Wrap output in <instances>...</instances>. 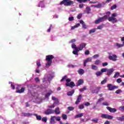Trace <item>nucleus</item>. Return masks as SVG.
Instances as JSON below:
<instances>
[{
    "label": "nucleus",
    "instance_id": "43",
    "mask_svg": "<svg viewBox=\"0 0 124 124\" xmlns=\"http://www.w3.org/2000/svg\"><path fill=\"white\" fill-rule=\"evenodd\" d=\"M42 121L45 123H47V117H43L42 118Z\"/></svg>",
    "mask_w": 124,
    "mask_h": 124
},
{
    "label": "nucleus",
    "instance_id": "63",
    "mask_svg": "<svg viewBox=\"0 0 124 124\" xmlns=\"http://www.w3.org/2000/svg\"><path fill=\"white\" fill-rule=\"evenodd\" d=\"M79 8H83L84 7V4H80L79 5Z\"/></svg>",
    "mask_w": 124,
    "mask_h": 124
},
{
    "label": "nucleus",
    "instance_id": "61",
    "mask_svg": "<svg viewBox=\"0 0 124 124\" xmlns=\"http://www.w3.org/2000/svg\"><path fill=\"white\" fill-rule=\"evenodd\" d=\"M85 55H90V51L86 50L85 52Z\"/></svg>",
    "mask_w": 124,
    "mask_h": 124
},
{
    "label": "nucleus",
    "instance_id": "8",
    "mask_svg": "<svg viewBox=\"0 0 124 124\" xmlns=\"http://www.w3.org/2000/svg\"><path fill=\"white\" fill-rule=\"evenodd\" d=\"M81 100H82V95L79 94L77 97V100L75 102V104L76 105H78V104L81 102Z\"/></svg>",
    "mask_w": 124,
    "mask_h": 124
},
{
    "label": "nucleus",
    "instance_id": "35",
    "mask_svg": "<svg viewBox=\"0 0 124 124\" xmlns=\"http://www.w3.org/2000/svg\"><path fill=\"white\" fill-rule=\"evenodd\" d=\"M119 75H120V73L119 72H116L114 74V75L113 76V78H118V77L119 76Z\"/></svg>",
    "mask_w": 124,
    "mask_h": 124
},
{
    "label": "nucleus",
    "instance_id": "45",
    "mask_svg": "<svg viewBox=\"0 0 124 124\" xmlns=\"http://www.w3.org/2000/svg\"><path fill=\"white\" fill-rule=\"evenodd\" d=\"M95 74L96 76H100V75H102V73L101 72H97Z\"/></svg>",
    "mask_w": 124,
    "mask_h": 124
},
{
    "label": "nucleus",
    "instance_id": "2",
    "mask_svg": "<svg viewBox=\"0 0 124 124\" xmlns=\"http://www.w3.org/2000/svg\"><path fill=\"white\" fill-rule=\"evenodd\" d=\"M74 2L73 1H71L70 0H63L60 3L61 5L63 4L65 6H70L72 4H73Z\"/></svg>",
    "mask_w": 124,
    "mask_h": 124
},
{
    "label": "nucleus",
    "instance_id": "6",
    "mask_svg": "<svg viewBox=\"0 0 124 124\" xmlns=\"http://www.w3.org/2000/svg\"><path fill=\"white\" fill-rule=\"evenodd\" d=\"M107 87L108 88V89L109 91H113V90L118 89V88H119L118 86H114L111 84H108L107 85Z\"/></svg>",
    "mask_w": 124,
    "mask_h": 124
},
{
    "label": "nucleus",
    "instance_id": "38",
    "mask_svg": "<svg viewBox=\"0 0 124 124\" xmlns=\"http://www.w3.org/2000/svg\"><path fill=\"white\" fill-rule=\"evenodd\" d=\"M103 100H104V98H101L98 100L96 104H98V103L101 102V101H103Z\"/></svg>",
    "mask_w": 124,
    "mask_h": 124
},
{
    "label": "nucleus",
    "instance_id": "36",
    "mask_svg": "<svg viewBox=\"0 0 124 124\" xmlns=\"http://www.w3.org/2000/svg\"><path fill=\"white\" fill-rule=\"evenodd\" d=\"M62 118L63 120H67V115L65 114L62 115Z\"/></svg>",
    "mask_w": 124,
    "mask_h": 124
},
{
    "label": "nucleus",
    "instance_id": "24",
    "mask_svg": "<svg viewBox=\"0 0 124 124\" xmlns=\"http://www.w3.org/2000/svg\"><path fill=\"white\" fill-rule=\"evenodd\" d=\"M54 112H55V114H56V115H59L61 114V111H60V108H55Z\"/></svg>",
    "mask_w": 124,
    "mask_h": 124
},
{
    "label": "nucleus",
    "instance_id": "10",
    "mask_svg": "<svg viewBox=\"0 0 124 124\" xmlns=\"http://www.w3.org/2000/svg\"><path fill=\"white\" fill-rule=\"evenodd\" d=\"M108 20L109 21V22H112V23H117V21H118L117 20V18H116L115 17H114L113 16H110V17H109L108 18Z\"/></svg>",
    "mask_w": 124,
    "mask_h": 124
},
{
    "label": "nucleus",
    "instance_id": "17",
    "mask_svg": "<svg viewBox=\"0 0 124 124\" xmlns=\"http://www.w3.org/2000/svg\"><path fill=\"white\" fill-rule=\"evenodd\" d=\"M75 93V90L73 89V90L67 92V95H68V96H72V95H73Z\"/></svg>",
    "mask_w": 124,
    "mask_h": 124
},
{
    "label": "nucleus",
    "instance_id": "9",
    "mask_svg": "<svg viewBox=\"0 0 124 124\" xmlns=\"http://www.w3.org/2000/svg\"><path fill=\"white\" fill-rule=\"evenodd\" d=\"M44 114L45 115H51V114H54V110H52V109L48 108L45 111Z\"/></svg>",
    "mask_w": 124,
    "mask_h": 124
},
{
    "label": "nucleus",
    "instance_id": "57",
    "mask_svg": "<svg viewBox=\"0 0 124 124\" xmlns=\"http://www.w3.org/2000/svg\"><path fill=\"white\" fill-rule=\"evenodd\" d=\"M98 57H99V55L95 54L93 56V59H97V58H98Z\"/></svg>",
    "mask_w": 124,
    "mask_h": 124
},
{
    "label": "nucleus",
    "instance_id": "28",
    "mask_svg": "<svg viewBox=\"0 0 124 124\" xmlns=\"http://www.w3.org/2000/svg\"><path fill=\"white\" fill-rule=\"evenodd\" d=\"M92 122H93V123H94L95 124H98V119L95 118L92 120Z\"/></svg>",
    "mask_w": 124,
    "mask_h": 124
},
{
    "label": "nucleus",
    "instance_id": "51",
    "mask_svg": "<svg viewBox=\"0 0 124 124\" xmlns=\"http://www.w3.org/2000/svg\"><path fill=\"white\" fill-rule=\"evenodd\" d=\"M72 48L73 49H76V48H77V46H76V45H75V44L73 43L72 45V46H71Z\"/></svg>",
    "mask_w": 124,
    "mask_h": 124
},
{
    "label": "nucleus",
    "instance_id": "5",
    "mask_svg": "<svg viewBox=\"0 0 124 124\" xmlns=\"http://www.w3.org/2000/svg\"><path fill=\"white\" fill-rule=\"evenodd\" d=\"M102 119H106L108 120H112L113 118L112 116L107 114H102L101 116Z\"/></svg>",
    "mask_w": 124,
    "mask_h": 124
},
{
    "label": "nucleus",
    "instance_id": "34",
    "mask_svg": "<svg viewBox=\"0 0 124 124\" xmlns=\"http://www.w3.org/2000/svg\"><path fill=\"white\" fill-rule=\"evenodd\" d=\"M101 62L100 60H97L95 61V64H96V65H98Z\"/></svg>",
    "mask_w": 124,
    "mask_h": 124
},
{
    "label": "nucleus",
    "instance_id": "21",
    "mask_svg": "<svg viewBox=\"0 0 124 124\" xmlns=\"http://www.w3.org/2000/svg\"><path fill=\"white\" fill-rule=\"evenodd\" d=\"M91 13V8L90 7H87L86 8V10L84 11V13H86L87 14H90Z\"/></svg>",
    "mask_w": 124,
    "mask_h": 124
},
{
    "label": "nucleus",
    "instance_id": "33",
    "mask_svg": "<svg viewBox=\"0 0 124 124\" xmlns=\"http://www.w3.org/2000/svg\"><path fill=\"white\" fill-rule=\"evenodd\" d=\"M104 27V25L102 24L101 25H99L97 27V30H102L103 27Z\"/></svg>",
    "mask_w": 124,
    "mask_h": 124
},
{
    "label": "nucleus",
    "instance_id": "56",
    "mask_svg": "<svg viewBox=\"0 0 124 124\" xmlns=\"http://www.w3.org/2000/svg\"><path fill=\"white\" fill-rule=\"evenodd\" d=\"M35 81L36 83H38V82H39V81H40V80L39 79L38 77H36L35 78Z\"/></svg>",
    "mask_w": 124,
    "mask_h": 124
},
{
    "label": "nucleus",
    "instance_id": "12",
    "mask_svg": "<svg viewBox=\"0 0 124 124\" xmlns=\"http://www.w3.org/2000/svg\"><path fill=\"white\" fill-rule=\"evenodd\" d=\"M101 89V87H96L95 89L92 91V93H99V90Z\"/></svg>",
    "mask_w": 124,
    "mask_h": 124
},
{
    "label": "nucleus",
    "instance_id": "23",
    "mask_svg": "<svg viewBox=\"0 0 124 124\" xmlns=\"http://www.w3.org/2000/svg\"><path fill=\"white\" fill-rule=\"evenodd\" d=\"M78 74H80V75H83V74H84V73H85V71H84V70L83 69H79L78 71Z\"/></svg>",
    "mask_w": 124,
    "mask_h": 124
},
{
    "label": "nucleus",
    "instance_id": "53",
    "mask_svg": "<svg viewBox=\"0 0 124 124\" xmlns=\"http://www.w3.org/2000/svg\"><path fill=\"white\" fill-rule=\"evenodd\" d=\"M36 65H37L38 67H40V66H41V64L40 63V62L37 61L36 62Z\"/></svg>",
    "mask_w": 124,
    "mask_h": 124
},
{
    "label": "nucleus",
    "instance_id": "31",
    "mask_svg": "<svg viewBox=\"0 0 124 124\" xmlns=\"http://www.w3.org/2000/svg\"><path fill=\"white\" fill-rule=\"evenodd\" d=\"M84 108H85V107L83 104H80L78 106V109H80V110L84 109Z\"/></svg>",
    "mask_w": 124,
    "mask_h": 124
},
{
    "label": "nucleus",
    "instance_id": "26",
    "mask_svg": "<svg viewBox=\"0 0 124 124\" xmlns=\"http://www.w3.org/2000/svg\"><path fill=\"white\" fill-rule=\"evenodd\" d=\"M32 113H25L23 114V116L24 117H31V116H32Z\"/></svg>",
    "mask_w": 124,
    "mask_h": 124
},
{
    "label": "nucleus",
    "instance_id": "25",
    "mask_svg": "<svg viewBox=\"0 0 124 124\" xmlns=\"http://www.w3.org/2000/svg\"><path fill=\"white\" fill-rule=\"evenodd\" d=\"M117 120H118V121H120V122L124 121V115L121 116V117H117Z\"/></svg>",
    "mask_w": 124,
    "mask_h": 124
},
{
    "label": "nucleus",
    "instance_id": "55",
    "mask_svg": "<svg viewBox=\"0 0 124 124\" xmlns=\"http://www.w3.org/2000/svg\"><path fill=\"white\" fill-rule=\"evenodd\" d=\"M122 92H123V91H122V90H121V89H118V90H117L115 92V93H117V94H119V93H122Z\"/></svg>",
    "mask_w": 124,
    "mask_h": 124
},
{
    "label": "nucleus",
    "instance_id": "48",
    "mask_svg": "<svg viewBox=\"0 0 124 124\" xmlns=\"http://www.w3.org/2000/svg\"><path fill=\"white\" fill-rule=\"evenodd\" d=\"M107 80L106 79H104L103 81H101V85H104L106 83H107Z\"/></svg>",
    "mask_w": 124,
    "mask_h": 124
},
{
    "label": "nucleus",
    "instance_id": "1",
    "mask_svg": "<svg viewBox=\"0 0 124 124\" xmlns=\"http://www.w3.org/2000/svg\"><path fill=\"white\" fill-rule=\"evenodd\" d=\"M46 61L47 62V63L46 64V67L48 68L52 64V61L55 57L52 55H46Z\"/></svg>",
    "mask_w": 124,
    "mask_h": 124
},
{
    "label": "nucleus",
    "instance_id": "42",
    "mask_svg": "<svg viewBox=\"0 0 124 124\" xmlns=\"http://www.w3.org/2000/svg\"><path fill=\"white\" fill-rule=\"evenodd\" d=\"M117 8V5H113L110 7L111 10H114V9H116Z\"/></svg>",
    "mask_w": 124,
    "mask_h": 124
},
{
    "label": "nucleus",
    "instance_id": "11",
    "mask_svg": "<svg viewBox=\"0 0 124 124\" xmlns=\"http://www.w3.org/2000/svg\"><path fill=\"white\" fill-rule=\"evenodd\" d=\"M107 109L110 112V113H115L117 112V109L115 108H112L110 107H107Z\"/></svg>",
    "mask_w": 124,
    "mask_h": 124
},
{
    "label": "nucleus",
    "instance_id": "27",
    "mask_svg": "<svg viewBox=\"0 0 124 124\" xmlns=\"http://www.w3.org/2000/svg\"><path fill=\"white\" fill-rule=\"evenodd\" d=\"M87 90V86H84L83 88L79 89V91L80 93H83L84 91H86Z\"/></svg>",
    "mask_w": 124,
    "mask_h": 124
},
{
    "label": "nucleus",
    "instance_id": "4",
    "mask_svg": "<svg viewBox=\"0 0 124 124\" xmlns=\"http://www.w3.org/2000/svg\"><path fill=\"white\" fill-rule=\"evenodd\" d=\"M108 18V16H107V15H105V16L99 18L98 19L96 20L95 21V24L97 25L98 24H99V23H101V22H103V21H105V20H106Z\"/></svg>",
    "mask_w": 124,
    "mask_h": 124
},
{
    "label": "nucleus",
    "instance_id": "50",
    "mask_svg": "<svg viewBox=\"0 0 124 124\" xmlns=\"http://www.w3.org/2000/svg\"><path fill=\"white\" fill-rule=\"evenodd\" d=\"M67 108L69 111H73V110H74V108L72 107H69Z\"/></svg>",
    "mask_w": 124,
    "mask_h": 124
},
{
    "label": "nucleus",
    "instance_id": "52",
    "mask_svg": "<svg viewBox=\"0 0 124 124\" xmlns=\"http://www.w3.org/2000/svg\"><path fill=\"white\" fill-rule=\"evenodd\" d=\"M68 20L70 22H71L74 20V17H69Z\"/></svg>",
    "mask_w": 124,
    "mask_h": 124
},
{
    "label": "nucleus",
    "instance_id": "29",
    "mask_svg": "<svg viewBox=\"0 0 124 124\" xmlns=\"http://www.w3.org/2000/svg\"><path fill=\"white\" fill-rule=\"evenodd\" d=\"M50 93H47L46 94L45 97H46V98L49 97V96H50V95H51V94L53 93V92L52 91H50Z\"/></svg>",
    "mask_w": 124,
    "mask_h": 124
},
{
    "label": "nucleus",
    "instance_id": "32",
    "mask_svg": "<svg viewBox=\"0 0 124 124\" xmlns=\"http://www.w3.org/2000/svg\"><path fill=\"white\" fill-rule=\"evenodd\" d=\"M83 116H84L83 113H80V114H77L76 116V118H81V117H83Z\"/></svg>",
    "mask_w": 124,
    "mask_h": 124
},
{
    "label": "nucleus",
    "instance_id": "40",
    "mask_svg": "<svg viewBox=\"0 0 124 124\" xmlns=\"http://www.w3.org/2000/svg\"><path fill=\"white\" fill-rule=\"evenodd\" d=\"M92 69H93V70H97V66H96L95 65H92Z\"/></svg>",
    "mask_w": 124,
    "mask_h": 124
},
{
    "label": "nucleus",
    "instance_id": "37",
    "mask_svg": "<svg viewBox=\"0 0 124 124\" xmlns=\"http://www.w3.org/2000/svg\"><path fill=\"white\" fill-rule=\"evenodd\" d=\"M108 70V69H107V68H102V69H101V72L102 73H103L104 72H107Z\"/></svg>",
    "mask_w": 124,
    "mask_h": 124
},
{
    "label": "nucleus",
    "instance_id": "41",
    "mask_svg": "<svg viewBox=\"0 0 124 124\" xmlns=\"http://www.w3.org/2000/svg\"><path fill=\"white\" fill-rule=\"evenodd\" d=\"M67 78V76L65 75L62 77V79L61 80V82H63Z\"/></svg>",
    "mask_w": 124,
    "mask_h": 124
},
{
    "label": "nucleus",
    "instance_id": "3",
    "mask_svg": "<svg viewBox=\"0 0 124 124\" xmlns=\"http://www.w3.org/2000/svg\"><path fill=\"white\" fill-rule=\"evenodd\" d=\"M55 120H56V121L57 122H60V121H61V117L60 116L57 117L56 116H51L49 121V123L50 124H56V121Z\"/></svg>",
    "mask_w": 124,
    "mask_h": 124
},
{
    "label": "nucleus",
    "instance_id": "60",
    "mask_svg": "<svg viewBox=\"0 0 124 124\" xmlns=\"http://www.w3.org/2000/svg\"><path fill=\"white\" fill-rule=\"evenodd\" d=\"M84 105H85V106H90V105H91V103H90L89 102H87L84 104Z\"/></svg>",
    "mask_w": 124,
    "mask_h": 124
},
{
    "label": "nucleus",
    "instance_id": "7",
    "mask_svg": "<svg viewBox=\"0 0 124 124\" xmlns=\"http://www.w3.org/2000/svg\"><path fill=\"white\" fill-rule=\"evenodd\" d=\"M117 58H118V56L115 54H112V55H109L108 56L109 60H110V61H113V62H116V61H117Z\"/></svg>",
    "mask_w": 124,
    "mask_h": 124
},
{
    "label": "nucleus",
    "instance_id": "15",
    "mask_svg": "<svg viewBox=\"0 0 124 124\" xmlns=\"http://www.w3.org/2000/svg\"><path fill=\"white\" fill-rule=\"evenodd\" d=\"M65 85L66 87H70V88L75 87V83L73 81L70 82L69 83H66Z\"/></svg>",
    "mask_w": 124,
    "mask_h": 124
},
{
    "label": "nucleus",
    "instance_id": "20",
    "mask_svg": "<svg viewBox=\"0 0 124 124\" xmlns=\"http://www.w3.org/2000/svg\"><path fill=\"white\" fill-rule=\"evenodd\" d=\"M33 116H35V117H36V120H37V121H41V120L42 119V117H41V115H38L36 114H33Z\"/></svg>",
    "mask_w": 124,
    "mask_h": 124
},
{
    "label": "nucleus",
    "instance_id": "46",
    "mask_svg": "<svg viewBox=\"0 0 124 124\" xmlns=\"http://www.w3.org/2000/svg\"><path fill=\"white\" fill-rule=\"evenodd\" d=\"M52 28H53V25L50 24L49 29L47 31V32H50L51 31V29H52Z\"/></svg>",
    "mask_w": 124,
    "mask_h": 124
},
{
    "label": "nucleus",
    "instance_id": "64",
    "mask_svg": "<svg viewBox=\"0 0 124 124\" xmlns=\"http://www.w3.org/2000/svg\"><path fill=\"white\" fill-rule=\"evenodd\" d=\"M73 54H74V55H77V56L78 55V52H77L75 50L73 51Z\"/></svg>",
    "mask_w": 124,
    "mask_h": 124
},
{
    "label": "nucleus",
    "instance_id": "14",
    "mask_svg": "<svg viewBox=\"0 0 124 124\" xmlns=\"http://www.w3.org/2000/svg\"><path fill=\"white\" fill-rule=\"evenodd\" d=\"M107 72V75H108V76H110V75H111L112 73L114 72V69L113 68H111L109 69H108Z\"/></svg>",
    "mask_w": 124,
    "mask_h": 124
},
{
    "label": "nucleus",
    "instance_id": "18",
    "mask_svg": "<svg viewBox=\"0 0 124 124\" xmlns=\"http://www.w3.org/2000/svg\"><path fill=\"white\" fill-rule=\"evenodd\" d=\"M86 46H87V44L82 43L80 44L79 48H80V50L82 51Z\"/></svg>",
    "mask_w": 124,
    "mask_h": 124
},
{
    "label": "nucleus",
    "instance_id": "47",
    "mask_svg": "<svg viewBox=\"0 0 124 124\" xmlns=\"http://www.w3.org/2000/svg\"><path fill=\"white\" fill-rule=\"evenodd\" d=\"M93 32H95V29H93L90 30L89 33H93Z\"/></svg>",
    "mask_w": 124,
    "mask_h": 124
},
{
    "label": "nucleus",
    "instance_id": "62",
    "mask_svg": "<svg viewBox=\"0 0 124 124\" xmlns=\"http://www.w3.org/2000/svg\"><path fill=\"white\" fill-rule=\"evenodd\" d=\"M107 65H108V63H107V62H104L102 63L103 66H106Z\"/></svg>",
    "mask_w": 124,
    "mask_h": 124
},
{
    "label": "nucleus",
    "instance_id": "59",
    "mask_svg": "<svg viewBox=\"0 0 124 124\" xmlns=\"http://www.w3.org/2000/svg\"><path fill=\"white\" fill-rule=\"evenodd\" d=\"M116 82H117V83H122V79H121V78L117 79L116 80Z\"/></svg>",
    "mask_w": 124,
    "mask_h": 124
},
{
    "label": "nucleus",
    "instance_id": "19",
    "mask_svg": "<svg viewBox=\"0 0 124 124\" xmlns=\"http://www.w3.org/2000/svg\"><path fill=\"white\" fill-rule=\"evenodd\" d=\"M83 84H84V80L80 79L78 81L77 86L78 87V86H81V85H83Z\"/></svg>",
    "mask_w": 124,
    "mask_h": 124
},
{
    "label": "nucleus",
    "instance_id": "44",
    "mask_svg": "<svg viewBox=\"0 0 124 124\" xmlns=\"http://www.w3.org/2000/svg\"><path fill=\"white\" fill-rule=\"evenodd\" d=\"M44 4V3L43 2V1H41L40 2L38 6L39 7H42Z\"/></svg>",
    "mask_w": 124,
    "mask_h": 124
},
{
    "label": "nucleus",
    "instance_id": "39",
    "mask_svg": "<svg viewBox=\"0 0 124 124\" xmlns=\"http://www.w3.org/2000/svg\"><path fill=\"white\" fill-rule=\"evenodd\" d=\"M78 2H79V3H82V2H87V1L88 0H77Z\"/></svg>",
    "mask_w": 124,
    "mask_h": 124
},
{
    "label": "nucleus",
    "instance_id": "54",
    "mask_svg": "<svg viewBox=\"0 0 124 124\" xmlns=\"http://www.w3.org/2000/svg\"><path fill=\"white\" fill-rule=\"evenodd\" d=\"M102 105L104 106H109V104H108V103H107V102L102 103Z\"/></svg>",
    "mask_w": 124,
    "mask_h": 124
},
{
    "label": "nucleus",
    "instance_id": "49",
    "mask_svg": "<svg viewBox=\"0 0 124 124\" xmlns=\"http://www.w3.org/2000/svg\"><path fill=\"white\" fill-rule=\"evenodd\" d=\"M75 51L78 53L79 51H81V49H80V47H76L75 48Z\"/></svg>",
    "mask_w": 124,
    "mask_h": 124
},
{
    "label": "nucleus",
    "instance_id": "30",
    "mask_svg": "<svg viewBox=\"0 0 124 124\" xmlns=\"http://www.w3.org/2000/svg\"><path fill=\"white\" fill-rule=\"evenodd\" d=\"M116 46L118 48H122V47H124V45L120 44L119 43H116Z\"/></svg>",
    "mask_w": 124,
    "mask_h": 124
},
{
    "label": "nucleus",
    "instance_id": "16",
    "mask_svg": "<svg viewBox=\"0 0 124 124\" xmlns=\"http://www.w3.org/2000/svg\"><path fill=\"white\" fill-rule=\"evenodd\" d=\"M92 62V58L91 57L88 58L84 61V66H86L87 62Z\"/></svg>",
    "mask_w": 124,
    "mask_h": 124
},
{
    "label": "nucleus",
    "instance_id": "58",
    "mask_svg": "<svg viewBox=\"0 0 124 124\" xmlns=\"http://www.w3.org/2000/svg\"><path fill=\"white\" fill-rule=\"evenodd\" d=\"M80 18H82V14H79L77 16V18H78V19H80Z\"/></svg>",
    "mask_w": 124,
    "mask_h": 124
},
{
    "label": "nucleus",
    "instance_id": "22",
    "mask_svg": "<svg viewBox=\"0 0 124 124\" xmlns=\"http://www.w3.org/2000/svg\"><path fill=\"white\" fill-rule=\"evenodd\" d=\"M80 24H81V25H82V28H83V29H87V25H86V24H85V22H84V21L82 20H80L79 21Z\"/></svg>",
    "mask_w": 124,
    "mask_h": 124
},
{
    "label": "nucleus",
    "instance_id": "13",
    "mask_svg": "<svg viewBox=\"0 0 124 124\" xmlns=\"http://www.w3.org/2000/svg\"><path fill=\"white\" fill-rule=\"evenodd\" d=\"M25 92V88H21V90L19 89V87H16V93H22Z\"/></svg>",
    "mask_w": 124,
    "mask_h": 124
}]
</instances>
